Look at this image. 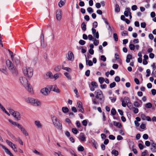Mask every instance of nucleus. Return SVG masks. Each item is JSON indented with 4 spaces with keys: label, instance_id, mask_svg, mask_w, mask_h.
Returning a JSON list of instances; mask_svg holds the SVG:
<instances>
[{
    "label": "nucleus",
    "instance_id": "30",
    "mask_svg": "<svg viewBox=\"0 0 156 156\" xmlns=\"http://www.w3.org/2000/svg\"><path fill=\"white\" fill-rule=\"evenodd\" d=\"M0 71L5 75L8 74V73L6 69H0Z\"/></svg>",
    "mask_w": 156,
    "mask_h": 156
},
{
    "label": "nucleus",
    "instance_id": "49",
    "mask_svg": "<svg viewBox=\"0 0 156 156\" xmlns=\"http://www.w3.org/2000/svg\"><path fill=\"white\" fill-rule=\"evenodd\" d=\"M82 123L83 126H87V120H84L82 121Z\"/></svg>",
    "mask_w": 156,
    "mask_h": 156
},
{
    "label": "nucleus",
    "instance_id": "47",
    "mask_svg": "<svg viewBox=\"0 0 156 156\" xmlns=\"http://www.w3.org/2000/svg\"><path fill=\"white\" fill-rule=\"evenodd\" d=\"M62 69L66 70L68 72H69L71 71V69L69 67H65L63 66H62Z\"/></svg>",
    "mask_w": 156,
    "mask_h": 156
},
{
    "label": "nucleus",
    "instance_id": "21",
    "mask_svg": "<svg viewBox=\"0 0 156 156\" xmlns=\"http://www.w3.org/2000/svg\"><path fill=\"white\" fill-rule=\"evenodd\" d=\"M66 0H60V2H58V5L60 7L63 6L65 4Z\"/></svg>",
    "mask_w": 156,
    "mask_h": 156
},
{
    "label": "nucleus",
    "instance_id": "43",
    "mask_svg": "<svg viewBox=\"0 0 156 156\" xmlns=\"http://www.w3.org/2000/svg\"><path fill=\"white\" fill-rule=\"evenodd\" d=\"M116 84V83L115 82H113L110 84V88H113L115 86Z\"/></svg>",
    "mask_w": 156,
    "mask_h": 156
},
{
    "label": "nucleus",
    "instance_id": "60",
    "mask_svg": "<svg viewBox=\"0 0 156 156\" xmlns=\"http://www.w3.org/2000/svg\"><path fill=\"white\" fill-rule=\"evenodd\" d=\"M48 75L49 77L51 79H52L53 78L52 73L51 72H48Z\"/></svg>",
    "mask_w": 156,
    "mask_h": 156
},
{
    "label": "nucleus",
    "instance_id": "46",
    "mask_svg": "<svg viewBox=\"0 0 156 156\" xmlns=\"http://www.w3.org/2000/svg\"><path fill=\"white\" fill-rule=\"evenodd\" d=\"M72 131L73 133L75 134H77L78 132V131L77 129L75 128H73L72 129Z\"/></svg>",
    "mask_w": 156,
    "mask_h": 156
},
{
    "label": "nucleus",
    "instance_id": "27",
    "mask_svg": "<svg viewBox=\"0 0 156 156\" xmlns=\"http://www.w3.org/2000/svg\"><path fill=\"white\" fill-rule=\"evenodd\" d=\"M152 147L150 149L152 152L153 153L156 152V144L153 145L151 146Z\"/></svg>",
    "mask_w": 156,
    "mask_h": 156
},
{
    "label": "nucleus",
    "instance_id": "33",
    "mask_svg": "<svg viewBox=\"0 0 156 156\" xmlns=\"http://www.w3.org/2000/svg\"><path fill=\"white\" fill-rule=\"evenodd\" d=\"M61 69V66H58L54 68L55 70L57 72L59 71Z\"/></svg>",
    "mask_w": 156,
    "mask_h": 156
},
{
    "label": "nucleus",
    "instance_id": "25",
    "mask_svg": "<svg viewBox=\"0 0 156 156\" xmlns=\"http://www.w3.org/2000/svg\"><path fill=\"white\" fill-rule=\"evenodd\" d=\"M35 125L37 126L38 128H41L42 127V125L40 123L39 121H35L34 122Z\"/></svg>",
    "mask_w": 156,
    "mask_h": 156
},
{
    "label": "nucleus",
    "instance_id": "37",
    "mask_svg": "<svg viewBox=\"0 0 156 156\" xmlns=\"http://www.w3.org/2000/svg\"><path fill=\"white\" fill-rule=\"evenodd\" d=\"M121 35L122 36H125L128 35V33L126 30H124L121 32Z\"/></svg>",
    "mask_w": 156,
    "mask_h": 156
},
{
    "label": "nucleus",
    "instance_id": "29",
    "mask_svg": "<svg viewBox=\"0 0 156 156\" xmlns=\"http://www.w3.org/2000/svg\"><path fill=\"white\" fill-rule=\"evenodd\" d=\"M112 154L114 155L115 156H117L119 154L118 151L115 149L112 150Z\"/></svg>",
    "mask_w": 156,
    "mask_h": 156
},
{
    "label": "nucleus",
    "instance_id": "11",
    "mask_svg": "<svg viewBox=\"0 0 156 156\" xmlns=\"http://www.w3.org/2000/svg\"><path fill=\"white\" fill-rule=\"evenodd\" d=\"M68 56H66L68 60L72 61L74 59V55L73 52L69 51L68 53Z\"/></svg>",
    "mask_w": 156,
    "mask_h": 156
},
{
    "label": "nucleus",
    "instance_id": "32",
    "mask_svg": "<svg viewBox=\"0 0 156 156\" xmlns=\"http://www.w3.org/2000/svg\"><path fill=\"white\" fill-rule=\"evenodd\" d=\"M87 12L90 14L93 13L94 12L93 9L91 7H88L87 9Z\"/></svg>",
    "mask_w": 156,
    "mask_h": 156
},
{
    "label": "nucleus",
    "instance_id": "55",
    "mask_svg": "<svg viewBox=\"0 0 156 156\" xmlns=\"http://www.w3.org/2000/svg\"><path fill=\"white\" fill-rule=\"evenodd\" d=\"M106 58L104 55H102L101 56V60H102L104 62L106 61Z\"/></svg>",
    "mask_w": 156,
    "mask_h": 156
},
{
    "label": "nucleus",
    "instance_id": "3",
    "mask_svg": "<svg viewBox=\"0 0 156 156\" xmlns=\"http://www.w3.org/2000/svg\"><path fill=\"white\" fill-rule=\"evenodd\" d=\"M96 95L95 97L98 101L101 104L103 103L104 100V97L102 92L100 90H97L94 92Z\"/></svg>",
    "mask_w": 156,
    "mask_h": 156
},
{
    "label": "nucleus",
    "instance_id": "7",
    "mask_svg": "<svg viewBox=\"0 0 156 156\" xmlns=\"http://www.w3.org/2000/svg\"><path fill=\"white\" fill-rule=\"evenodd\" d=\"M41 93L44 95H47L50 93V90L49 85L47 86L46 87L42 89L41 90Z\"/></svg>",
    "mask_w": 156,
    "mask_h": 156
},
{
    "label": "nucleus",
    "instance_id": "59",
    "mask_svg": "<svg viewBox=\"0 0 156 156\" xmlns=\"http://www.w3.org/2000/svg\"><path fill=\"white\" fill-rule=\"evenodd\" d=\"M140 25L141 27L145 28L146 27V24L145 22H142L141 23Z\"/></svg>",
    "mask_w": 156,
    "mask_h": 156
},
{
    "label": "nucleus",
    "instance_id": "16",
    "mask_svg": "<svg viewBox=\"0 0 156 156\" xmlns=\"http://www.w3.org/2000/svg\"><path fill=\"white\" fill-rule=\"evenodd\" d=\"M8 120L9 122L13 125L17 126L18 128H19L20 127V126L21 125L16 122L13 121L11 119H9Z\"/></svg>",
    "mask_w": 156,
    "mask_h": 156
},
{
    "label": "nucleus",
    "instance_id": "61",
    "mask_svg": "<svg viewBox=\"0 0 156 156\" xmlns=\"http://www.w3.org/2000/svg\"><path fill=\"white\" fill-rule=\"evenodd\" d=\"M152 105L151 103H148L145 104V107H151Z\"/></svg>",
    "mask_w": 156,
    "mask_h": 156
},
{
    "label": "nucleus",
    "instance_id": "1",
    "mask_svg": "<svg viewBox=\"0 0 156 156\" xmlns=\"http://www.w3.org/2000/svg\"><path fill=\"white\" fill-rule=\"evenodd\" d=\"M6 64L9 69L12 73V74L14 76H17L18 74V72L16 68L12 62L8 59L6 61Z\"/></svg>",
    "mask_w": 156,
    "mask_h": 156
},
{
    "label": "nucleus",
    "instance_id": "24",
    "mask_svg": "<svg viewBox=\"0 0 156 156\" xmlns=\"http://www.w3.org/2000/svg\"><path fill=\"white\" fill-rule=\"evenodd\" d=\"M86 64L87 65H88L89 66H92L93 65V63L90 60H87V58L86 57Z\"/></svg>",
    "mask_w": 156,
    "mask_h": 156
},
{
    "label": "nucleus",
    "instance_id": "63",
    "mask_svg": "<svg viewBox=\"0 0 156 156\" xmlns=\"http://www.w3.org/2000/svg\"><path fill=\"white\" fill-rule=\"evenodd\" d=\"M138 146L139 147L140 149V150L143 149L144 148L143 145L141 143L139 144Z\"/></svg>",
    "mask_w": 156,
    "mask_h": 156
},
{
    "label": "nucleus",
    "instance_id": "35",
    "mask_svg": "<svg viewBox=\"0 0 156 156\" xmlns=\"http://www.w3.org/2000/svg\"><path fill=\"white\" fill-rule=\"evenodd\" d=\"M94 39L93 40V41H94V44L95 46L98 45V44L99 43V40H96V39H95H95L94 38Z\"/></svg>",
    "mask_w": 156,
    "mask_h": 156
},
{
    "label": "nucleus",
    "instance_id": "36",
    "mask_svg": "<svg viewBox=\"0 0 156 156\" xmlns=\"http://www.w3.org/2000/svg\"><path fill=\"white\" fill-rule=\"evenodd\" d=\"M116 112L115 109L114 108H112L111 111V113L112 115H115Z\"/></svg>",
    "mask_w": 156,
    "mask_h": 156
},
{
    "label": "nucleus",
    "instance_id": "48",
    "mask_svg": "<svg viewBox=\"0 0 156 156\" xmlns=\"http://www.w3.org/2000/svg\"><path fill=\"white\" fill-rule=\"evenodd\" d=\"M63 112L65 113H67L69 111L68 108H62Z\"/></svg>",
    "mask_w": 156,
    "mask_h": 156
},
{
    "label": "nucleus",
    "instance_id": "58",
    "mask_svg": "<svg viewBox=\"0 0 156 156\" xmlns=\"http://www.w3.org/2000/svg\"><path fill=\"white\" fill-rule=\"evenodd\" d=\"M108 137L109 139L111 140H114L115 139V137L112 135H109Z\"/></svg>",
    "mask_w": 156,
    "mask_h": 156
},
{
    "label": "nucleus",
    "instance_id": "56",
    "mask_svg": "<svg viewBox=\"0 0 156 156\" xmlns=\"http://www.w3.org/2000/svg\"><path fill=\"white\" fill-rule=\"evenodd\" d=\"M143 137L144 139L146 140L148 139V136L147 134H144L143 135Z\"/></svg>",
    "mask_w": 156,
    "mask_h": 156
},
{
    "label": "nucleus",
    "instance_id": "38",
    "mask_svg": "<svg viewBox=\"0 0 156 156\" xmlns=\"http://www.w3.org/2000/svg\"><path fill=\"white\" fill-rule=\"evenodd\" d=\"M84 147L82 146H79L78 148V150L79 151H84Z\"/></svg>",
    "mask_w": 156,
    "mask_h": 156
},
{
    "label": "nucleus",
    "instance_id": "13",
    "mask_svg": "<svg viewBox=\"0 0 156 156\" xmlns=\"http://www.w3.org/2000/svg\"><path fill=\"white\" fill-rule=\"evenodd\" d=\"M61 11L58 10L56 12V19L58 20H60L62 18Z\"/></svg>",
    "mask_w": 156,
    "mask_h": 156
},
{
    "label": "nucleus",
    "instance_id": "5",
    "mask_svg": "<svg viewBox=\"0 0 156 156\" xmlns=\"http://www.w3.org/2000/svg\"><path fill=\"white\" fill-rule=\"evenodd\" d=\"M23 72L25 76H27L29 78L31 77L33 75V69L31 68H24Z\"/></svg>",
    "mask_w": 156,
    "mask_h": 156
},
{
    "label": "nucleus",
    "instance_id": "4",
    "mask_svg": "<svg viewBox=\"0 0 156 156\" xmlns=\"http://www.w3.org/2000/svg\"><path fill=\"white\" fill-rule=\"evenodd\" d=\"M26 101L31 104H34L37 106H40L41 102L37 99H34L33 98H27L25 99Z\"/></svg>",
    "mask_w": 156,
    "mask_h": 156
},
{
    "label": "nucleus",
    "instance_id": "53",
    "mask_svg": "<svg viewBox=\"0 0 156 156\" xmlns=\"http://www.w3.org/2000/svg\"><path fill=\"white\" fill-rule=\"evenodd\" d=\"M80 1L79 3V5L80 6L83 7L84 6L85 3L83 1H81V0H80Z\"/></svg>",
    "mask_w": 156,
    "mask_h": 156
},
{
    "label": "nucleus",
    "instance_id": "40",
    "mask_svg": "<svg viewBox=\"0 0 156 156\" xmlns=\"http://www.w3.org/2000/svg\"><path fill=\"white\" fill-rule=\"evenodd\" d=\"M77 107H83V105L81 102L79 101L77 102Z\"/></svg>",
    "mask_w": 156,
    "mask_h": 156
},
{
    "label": "nucleus",
    "instance_id": "54",
    "mask_svg": "<svg viewBox=\"0 0 156 156\" xmlns=\"http://www.w3.org/2000/svg\"><path fill=\"white\" fill-rule=\"evenodd\" d=\"M90 71L89 70H87L85 73V75L87 76H89L90 75Z\"/></svg>",
    "mask_w": 156,
    "mask_h": 156
},
{
    "label": "nucleus",
    "instance_id": "39",
    "mask_svg": "<svg viewBox=\"0 0 156 156\" xmlns=\"http://www.w3.org/2000/svg\"><path fill=\"white\" fill-rule=\"evenodd\" d=\"M91 85L93 87H94L95 88H97L98 87V85L97 83L94 81L91 82Z\"/></svg>",
    "mask_w": 156,
    "mask_h": 156
},
{
    "label": "nucleus",
    "instance_id": "42",
    "mask_svg": "<svg viewBox=\"0 0 156 156\" xmlns=\"http://www.w3.org/2000/svg\"><path fill=\"white\" fill-rule=\"evenodd\" d=\"M99 81L101 84H102L104 82V79L103 77H100L98 79Z\"/></svg>",
    "mask_w": 156,
    "mask_h": 156
},
{
    "label": "nucleus",
    "instance_id": "2",
    "mask_svg": "<svg viewBox=\"0 0 156 156\" xmlns=\"http://www.w3.org/2000/svg\"><path fill=\"white\" fill-rule=\"evenodd\" d=\"M51 120L54 126L58 129L61 130L62 129V126L61 121L57 117L53 116H51Z\"/></svg>",
    "mask_w": 156,
    "mask_h": 156
},
{
    "label": "nucleus",
    "instance_id": "8",
    "mask_svg": "<svg viewBox=\"0 0 156 156\" xmlns=\"http://www.w3.org/2000/svg\"><path fill=\"white\" fill-rule=\"evenodd\" d=\"M9 112L17 120H20V114L19 112H15L13 110L9 111Z\"/></svg>",
    "mask_w": 156,
    "mask_h": 156
},
{
    "label": "nucleus",
    "instance_id": "57",
    "mask_svg": "<svg viewBox=\"0 0 156 156\" xmlns=\"http://www.w3.org/2000/svg\"><path fill=\"white\" fill-rule=\"evenodd\" d=\"M146 73L147 74L146 75V77H148L150 76L151 74L150 70L149 69H148L146 70Z\"/></svg>",
    "mask_w": 156,
    "mask_h": 156
},
{
    "label": "nucleus",
    "instance_id": "62",
    "mask_svg": "<svg viewBox=\"0 0 156 156\" xmlns=\"http://www.w3.org/2000/svg\"><path fill=\"white\" fill-rule=\"evenodd\" d=\"M120 79L118 76H116L115 78V80L116 82H119L120 81Z\"/></svg>",
    "mask_w": 156,
    "mask_h": 156
},
{
    "label": "nucleus",
    "instance_id": "23",
    "mask_svg": "<svg viewBox=\"0 0 156 156\" xmlns=\"http://www.w3.org/2000/svg\"><path fill=\"white\" fill-rule=\"evenodd\" d=\"M120 9L118 4H116L115 5V11L116 12H119L120 11Z\"/></svg>",
    "mask_w": 156,
    "mask_h": 156
},
{
    "label": "nucleus",
    "instance_id": "52",
    "mask_svg": "<svg viewBox=\"0 0 156 156\" xmlns=\"http://www.w3.org/2000/svg\"><path fill=\"white\" fill-rule=\"evenodd\" d=\"M134 105L136 107H140L139 103L137 101L134 102Z\"/></svg>",
    "mask_w": 156,
    "mask_h": 156
},
{
    "label": "nucleus",
    "instance_id": "34",
    "mask_svg": "<svg viewBox=\"0 0 156 156\" xmlns=\"http://www.w3.org/2000/svg\"><path fill=\"white\" fill-rule=\"evenodd\" d=\"M41 46L43 48H44L46 46V44L44 43V40L41 41Z\"/></svg>",
    "mask_w": 156,
    "mask_h": 156
},
{
    "label": "nucleus",
    "instance_id": "20",
    "mask_svg": "<svg viewBox=\"0 0 156 156\" xmlns=\"http://www.w3.org/2000/svg\"><path fill=\"white\" fill-rule=\"evenodd\" d=\"M16 65L19 64L20 63V57L18 56L15 57V58L13 57V59Z\"/></svg>",
    "mask_w": 156,
    "mask_h": 156
},
{
    "label": "nucleus",
    "instance_id": "14",
    "mask_svg": "<svg viewBox=\"0 0 156 156\" xmlns=\"http://www.w3.org/2000/svg\"><path fill=\"white\" fill-rule=\"evenodd\" d=\"M19 128L25 136H28V133L27 132L25 129L23 127L22 125L20 126V127Z\"/></svg>",
    "mask_w": 156,
    "mask_h": 156
},
{
    "label": "nucleus",
    "instance_id": "26",
    "mask_svg": "<svg viewBox=\"0 0 156 156\" xmlns=\"http://www.w3.org/2000/svg\"><path fill=\"white\" fill-rule=\"evenodd\" d=\"M81 27L83 31H85L86 30V25L85 22H83L81 25Z\"/></svg>",
    "mask_w": 156,
    "mask_h": 156
},
{
    "label": "nucleus",
    "instance_id": "51",
    "mask_svg": "<svg viewBox=\"0 0 156 156\" xmlns=\"http://www.w3.org/2000/svg\"><path fill=\"white\" fill-rule=\"evenodd\" d=\"M98 23L96 21H94L93 23V28H96L98 27Z\"/></svg>",
    "mask_w": 156,
    "mask_h": 156
},
{
    "label": "nucleus",
    "instance_id": "6",
    "mask_svg": "<svg viewBox=\"0 0 156 156\" xmlns=\"http://www.w3.org/2000/svg\"><path fill=\"white\" fill-rule=\"evenodd\" d=\"M122 105L123 107H125L126 105L128 107L133 106V104L130 102L129 98L127 97H125L122 100Z\"/></svg>",
    "mask_w": 156,
    "mask_h": 156
},
{
    "label": "nucleus",
    "instance_id": "18",
    "mask_svg": "<svg viewBox=\"0 0 156 156\" xmlns=\"http://www.w3.org/2000/svg\"><path fill=\"white\" fill-rule=\"evenodd\" d=\"M113 124L114 126H115L119 128H121L122 127V125L121 123L118 122H117L115 121L113 122Z\"/></svg>",
    "mask_w": 156,
    "mask_h": 156
},
{
    "label": "nucleus",
    "instance_id": "45",
    "mask_svg": "<svg viewBox=\"0 0 156 156\" xmlns=\"http://www.w3.org/2000/svg\"><path fill=\"white\" fill-rule=\"evenodd\" d=\"M113 38L115 41H118V37L117 34L116 33L113 34Z\"/></svg>",
    "mask_w": 156,
    "mask_h": 156
},
{
    "label": "nucleus",
    "instance_id": "64",
    "mask_svg": "<svg viewBox=\"0 0 156 156\" xmlns=\"http://www.w3.org/2000/svg\"><path fill=\"white\" fill-rule=\"evenodd\" d=\"M152 94L153 95H154L156 94V90L155 89H153L151 90Z\"/></svg>",
    "mask_w": 156,
    "mask_h": 156
},
{
    "label": "nucleus",
    "instance_id": "22",
    "mask_svg": "<svg viewBox=\"0 0 156 156\" xmlns=\"http://www.w3.org/2000/svg\"><path fill=\"white\" fill-rule=\"evenodd\" d=\"M132 58V56L130 54H128L126 57V62L127 63H129L130 62V60Z\"/></svg>",
    "mask_w": 156,
    "mask_h": 156
},
{
    "label": "nucleus",
    "instance_id": "12",
    "mask_svg": "<svg viewBox=\"0 0 156 156\" xmlns=\"http://www.w3.org/2000/svg\"><path fill=\"white\" fill-rule=\"evenodd\" d=\"M0 146H1L2 148L4 149L5 152L10 156H13V155L10 151L4 145L2 144H0Z\"/></svg>",
    "mask_w": 156,
    "mask_h": 156
},
{
    "label": "nucleus",
    "instance_id": "19",
    "mask_svg": "<svg viewBox=\"0 0 156 156\" xmlns=\"http://www.w3.org/2000/svg\"><path fill=\"white\" fill-rule=\"evenodd\" d=\"M80 139L82 141H86V138L84 136V134L82 133H81L80 135Z\"/></svg>",
    "mask_w": 156,
    "mask_h": 156
},
{
    "label": "nucleus",
    "instance_id": "41",
    "mask_svg": "<svg viewBox=\"0 0 156 156\" xmlns=\"http://www.w3.org/2000/svg\"><path fill=\"white\" fill-rule=\"evenodd\" d=\"M1 108L4 112H5L9 116L10 115L9 113L6 110L5 108Z\"/></svg>",
    "mask_w": 156,
    "mask_h": 156
},
{
    "label": "nucleus",
    "instance_id": "15",
    "mask_svg": "<svg viewBox=\"0 0 156 156\" xmlns=\"http://www.w3.org/2000/svg\"><path fill=\"white\" fill-rule=\"evenodd\" d=\"M25 88L30 93H32L33 92V89L32 86L29 83L27 85V86Z\"/></svg>",
    "mask_w": 156,
    "mask_h": 156
},
{
    "label": "nucleus",
    "instance_id": "50",
    "mask_svg": "<svg viewBox=\"0 0 156 156\" xmlns=\"http://www.w3.org/2000/svg\"><path fill=\"white\" fill-rule=\"evenodd\" d=\"M92 143L93 145L94 146L96 149H97V147L96 146V145L97 144V142H96V141L94 140H93L92 141Z\"/></svg>",
    "mask_w": 156,
    "mask_h": 156
},
{
    "label": "nucleus",
    "instance_id": "17",
    "mask_svg": "<svg viewBox=\"0 0 156 156\" xmlns=\"http://www.w3.org/2000/svg\"><path fill=\"white\" fill-rule=\"evenodd\" d=\"M6 142L13 149H14L13 146L14 147V149H16V147L15 144L8 140H6Z\"/></svg>",
    "mask_w": 156,
    "mask_h": 156
},
{
    "label": "nucleus",
    "instance_id": "28",
    "mask_svg": "<svg viewBox=\"0 0 156 156\" xmlns=\"http://www.w3.org/2000/svg\"><path fill=\"white\" fill-rule=\"evenodd\" d=\"M64 74L68 80H71V77L70 75L68 73L65 72L64 73Z\"/></svg>",
    "mask_w": 156,
    "mask_h": 156
},
{
    "label": "nucleus",
    "instance_id": "31",
    "mask_svg": "<svg viewBox=\"0 0 156 156\" xmlns=\"http://www.w3.org/2000/svg\"><path fill=\"white\" fill-rule=\"evenodd\" d=\"M130 49L131 50H134L135 49V46L132 44H130L129 45Z\"/></svg>",
    "mask_w": 156,
    "mask_h": 156
},
{
    "label": "nucleus",
    "instance_id": "44",
    "mask_svg": "<svg viewBox=\"0 0 156 156\" xmlns=\"http://www.w3.org/2000/svg\"><path fill=\"white\" fill-rule=\"evenodd\" d=\"M79 43L80 44L83 45L85 44L86 41L84 40H81L79 41Z\"/></svg>",
    "mask_w": 156,
    "mask_h": 156
},
{
    "label": "nucleus",
    "instance_id": "10",
    "mask_svg": "<svg viewBox=\"0 0 156 156\" xmlns=\"http://www.w3.org/2000/svg\"><path fill=\"white\" fill-rule=\"evenodd\" d=\"M49 86L50 91L51 90H52L57 93H60V90L57 87L56 85H49Z\"/></svg>",
    "mask_w": 156,
    "mask_h": 156
},
{
    "label": "nucleus",
    "instance_id": "9",
    "mask_svg": "<svg viewBox=\"0 0 156 156\" xmlns=\"http://www.w3.org/2000/svg\"><path fill=\"white\" fill-rule=\"evenodd\" d=\"M20 80L21 83L26 87L27 85L29 83L27 79L25 77H21L20 78Z\"/></svg>",
    "mask_w": 156,
    "mask_h": 156
}]
</instances>
